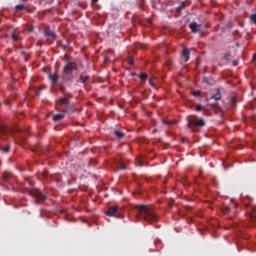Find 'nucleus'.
I'll return each mask as SVG.
<instances>
[{
  "label": "nucleus",
  "instance_id": "obj_1",
  "mask_svg": "<svg viewBox=\"0 0 256 256\" xmlns=\"http://www.w3.org/2000/svg\"><path fill=\"white\" fill-rule=\"evenodd\" d=\"M136 211V217H138V219H143L146 223H150V225L159 221V216H157L155 208L151 205H137Z\"/></svg>",
  "mask_w": 256,
  "mask_h": 256
},
{
  "label": "nucleus",
  "instance_id": "obj_2",
  "mask_svg": "<svg viewBox=\"0 0 256 256\" xmlns=\"http://www.w3.org/2000/svg\"><path fill=\"white\" fill-rule=\"evenodd\" d=\"M65 66L63 67L62 73L65 75V77L69 75H73V71H77V60L75 58H66L64 59Z\"/></svg>",
  "mask_w": 256,
  "mask_h": 256
},
{
  "label": "nucleus",
  "instance_id": "obj_3",
  "mask_svg": "<svg viewBox=\"0 0 256 256\" xmlns=\"http://www.w3.org/2000/svg\"><path fill=\"white\" fill-rule=\"evenodd\" d=\"M188 125L190 129H195L196 127H205V120L203 118H193L189 120Z\"/></svg>",
  "mask_w": 256,
  "mask_h": 256
},
{
  "label": "nucleus",
  "instance_id": "obj_4",
  "mask_svg": "<svg viewBox=\"0 0 256 256\" xmlns=\"http://www.w3.org/2000/svg\"><path fill=\"white\" fill-rule=\"evenodd\" d=\"M105 215L107 217H116L119 219L121 217V211L119 210V206H111L108 208V210L105 212Z\"/></svg>",
  "mask_w": 256,
  "mask_h": 256
},
{
  "label": "nucleus",
  "instance_id": "obj_5",
  "mask_svg": "<svg viewBox=\"0 0 256 256\" xmlns=\"http://www.w3.org/2000/svg\"><path fill=\"white\" fill-rule=\"evenodd\" d=\"M189 28L191 29L192 33H199L201 30V24H198L197 22H192L189 24Z\"/></svg>",
  "mask_w": 256,
  "mask_h": 256
},
{
  "label": "nucleus",
  "instance_id": "obj_6",
  "mask_svg": "<svg viewBox=\"0 0 256 256\" xmlns=\"http://www.w3.org/2000/svg\"><path fill=\"white\" fill-rule=\"evenodd\" d=\"M45 35H48V37H51L52 39H57V34L53 30H49V28L44 29Z\"/></svg>",
  "mask_w": 256,
  "mask_h": 256
},
{
  "label": "nucleus",
  "instance_id": "obj_7",
  "mask_svg": "<svg viewBox=\"0 0 256 256\" xmlns=\"http://www.w3.org/2000/svg\"><path fill=\"white\" fill-rule=\"evenodd\" d=\"M182 57L184 58V61L187 62L189 61L190 58V53H189V49L184 48L182 51Z\"/></svg>",
  "mask_w": 256,
  "mask_h": 256
},
{
  "label": "nucleus",
  "instance_id": "obj_8",
  "mask_svg": "<svg viewBox=\"0 0 256 256\" xmlns=\"http://www.w3.org/2000/svg\"><path fill=\"white\" fill-rule=\"evenodd\" d=\"M32 195H33V197L38 199V201H45L47 199V196H45L44 194H41L39 192H37L36 194L33 193Z\"/></svg>",
  "mask_w": 256,
  "mask_h": 256
},
{
  "label": "nucleus",
  "instance_id": "obj_9",
  "mask_svg": "<svg viewBox=\"0 0 256 256\" xmlns=\"http://www.w3.org/2000/svg\"><path fill=\"white\" fill-rule=\"evenodd\" d=\"M0 151L4 155H7V153H9V151H11V145L8 144L6 146H0Z\"/></svg>",
  "mask_w": 256,
  "mask_h": 256
},
{
  "label": "nucleus",
  "instance_id": "obj_10",
  "mask_svg": "<svg viewBox=\"0 0 256 256\" xmlns=\"http://www.w3.org/2000/svg\"><path fill=\"white\" fill-rule=\"evenodd\" d=\"M49 79L52 82V85H55L59 81V76L57 74H49Z\"/></svg>",
  "mask_w": 256,
  "mask_h": 256
},
{
  "label": "nucleus",
  "instance_id": "obj_11",
  "mask_svg": "<svg viewBox=\"0 0 256 256\" xmlns=\"http://www.w3.org/2000/svg\"><path fill=\"white\" fill-rule=\"evenodd\" d=\"M13 177V174L11 172H4L2 175L3 181L7 183Z\"/></svg>",
  "mask_w": 256,
  "mask_h": 256
},
{
  "label": "nucleus",
  "instance_id": "obj_12",
  "mask_svg": "<svg viewBox=\"0 0 256 256\" xmlns=\"http://www.w3.org/2000/svg\"><path fill=\"white\" fill-rule=\"evenodd\" d=\"M52 119L53 121H61L62 119H65V114H56Z\"/></svg>",
  "mask_w": 256,
  "mask_h": 256
},
{
  "label": "nucleus",
  "instance_id": "obj_13",
  "mask_svg": "<svg viewBox=\"0 0 256 256\" xmlns=\"http://www.w3.org/2000/svg\"><path fill=\"white\" fill-rule=\"evenodd\" d=\"M88 79H91V77L89 75H86V76L81 75L80 76V83H82V85H85L87 83Z\"/></svg>",
  "mask_w": 256,
  "mask_h": 256
},
{
  "label": "nucleus",
  "instance_id": "obj_14",
  "mask_svg": "<svg viewBox=\"0 0 256 256\" xmlns=\"http://www.w3.org/2000/svg\"><path fill=\"white\" fill-rule=\"evenodd\" d=\"M114 135H116V137L118 139H123V137H125V133L119 131V130H114Z\"/></svg>",
  "mask_w": 256,
  "mask_h": 256
},
{
  "label": "nucleus",
  "instance_id": "obj_15",
  "mask_svg": "<svg viewBox=\"0 0 256 256\" xmlns=\"http://www.w3.org/2000/svg\"><path fill=\"white\" fill-rule=\"evenodd\" d=\"M58 103H60V105H69V100L67 97L61 98L58 100Z\"/></svg>",
  "mask_w": 256,
  "mask_h": 256
},
{
  "label": "nucleus",
  "instance_id": "obj_16",
  "mask_svg": "<svg viewBox=\"0 0 256 256\" xmlns=\"http://www.w3.org/2000/svg\"><path fill=\"white\" fill-rule=\"evenodd\" d=\"M25 9H27V7H25V5L23 4H19L15 6L16 11H25Z\"/></svg>",
  "mask_w": 256,
  "mask_h": 256
},
{
  "label": "nucleus",
  "instance_id": "obj_17",
  "mask_svg": "<svg viewBox=\"0 0 256 256\" xmlns=\"http://www.w3.org/2000/svg\"><path fill=\"white\" fill-rule=\"evenodd\" d=\"M185 9V2H181L180 5L176 8V13H179V11H183Z\"/></svg>",
  "mask_w": 256,
  "mask_h": 256
},
{
  "label": "nucleus",
  "instance_id": "obj_18",
  "mask_svg": "<svg viewBox=\"0 0 256 256\" xmlns=\"http://www.w3.org/2000/svg\"><path fill=\"white\" fill-rule=\"evenodd\" d=\"M219 99H221V94H216V95H213L209 98V101L211 100H214V101H219Z\"/></svg>",
  "mask_w": 256,
  "mask_h": 256
},
{
  "label": "nucleus",
  "instance_id": "obj_19",
  "mask_svg": "<svg viewBox=\"0 0 256 256\" xmlns=\"http://www.w3.org/2000/svg\"><path fill=\"white\" fill-rule=\"evenodd\" d=\"M118 169L120 171H125L127 170V166L124 163H118Z\"/></svg>",
  "mask_w": 256,
  "mask_h": 256
},
{
  "label": "nucleus",
  "instance_id": "obj_20",
  "mask_svg": "<svg viewBox=\"0 0 256 256\" xmlns=\"http://www.w3.org/2000/svg\"><path fill=\"white\" fill-rule=\"evenodd\" d=\"M11 39H13V41H19V34H17V33H12Z\"/></svg>",
  "mask_w": 256,
  "mask_h": 256
},
{
  "label": "nucleus",
  "instance_id": "obj_21",
  "mask_svg": "<svg viewBox=\"0 0 256 256\" xmlns=\"http://www.w3.org/2000/svg\"><path fill=\"white\" fill-rule=\"evenodd\" d=\"M139 79H141V81H147V74L141 73V74L139 75Z\"/></svg>",
  "mask_w": 256,
  "mask_h": 256
},
{
  "label": "nucleus",
  "instance_id": "obj_22",
  "mask_svg": "<svg viewBox=\"0 0 256 256\" xmlns=\"http://www.w3.org/2000/svg\"><path fill=\"white\" fill-rule=\"evenodd\" d=\"M5 133H7V127H5V126H0V135H3V134H5Z\"/></svg>",
  "mask_w": 256,
  "mask_h": 256
},
{
  "label": "nucleus",
  "instance_id": "obj_23",
  "mask_svg": "<svg viewBox=\"0 0 256 256\" xmlns=\"http://www.w3.org/2000/svg\"><path fill=\"white\" fill-rule=\"evenodd\" d=\"M250 22H251V23H256V13L250 15Z\"/></svg>",
  "mask_w": 256,
  "mask_h": 256
},
{
  "label": "nucleus",
  "instance_id": "obj_24",
  "mask_svg": "<svg viewBox=\"0 0 256 256\" xmlns=\"http://www.w3.org/2000/svg\"><path fill=\"white\" fill-rule=\"evenodd\" d=\"M61 49H63V51H67V49H69V45L67 44H62L60 45Z\"/></svg>",
  "mask_w": 256,
  "mask_h": 256
},
{
  "label": "nucleus",
  "instance_id": "obj_25",
  "mask_svg": "<svg viewBox=\"0 0 256 256\" xmlns=\"http://www.w3.org/2000/svg\"><path fill=\"white\" fill-rule=\"evenodd\" d=\"M231 102H232V105L235 107L237 105V98L232 97Z\"/></svg>",
  "mask_w": 256,
  "mask_h": 256
},
{
  "label": "nucleus",
  "instance_id": "obj_26",
  "mask_svg": "<svg viewBox=\"0 0 256 256\" xmlns=\"http://www.w3.org/2000/svg\"><path fill=\"white\" fill-rule=\"evenodd\" d=\"M194 97H201V91H195L193 92Z\"/></svg>",
  "mask_w": 256,
  "mask_h": 256
},
{
  "label": "nucleus",
  "instance_id": "obj_27",
  "mask_svg": "<svg viewBox=\"0 0 256 256\" xmlns=\"http://www.w3.org/2000/svg\"><path fill=\"white\" fill-rule=\"evenodd\" d=\"M196 111H203V106L201 104H198L196 106Z\"/></svg>",
  "mask_w": 256,
  "mask_h": 256
},
{
  "label": "nucleus",
  "instance_id": "obj_28",
  "mask_svg": "<svg viewBox=\"0 0 256 256\" xmlns=\"http://www.w3.org/2000/svg\"><path fill=\"white\" fill-rule=\"evenodd\" d=\"M62 95H64V97H73L69 92H63Z\"/></svg>",
  "mask_w": 256,
  "mask_h": 256
},
{
  "label": "nucleus",
  "instance_id": "obj_29",
  "mask_svg": "<svg viewBox=\"0 0 256 256\" xmlns=\"http://www.w3.org/2000/svg\"><path fill=\"white\" fill-rule=\"evenodd\" d=\"M35 28L33 27V26H29L28 27V29H27V31H28V33H33V30H34Z\"/></svg>",
  "mask_w": 256,
  "mask_h": 256
},
{
  "label": "nucleus",
  "instance_id": "obj_30",
  "mask_svg": "<svg viewBox=\"0 0 256 256\" xmlns=\"http://www.w3.org/2000/svg\"><path fill=\"white\" fill-rule=\"evenodd\" d=\"M153 81H155V78H151V79L149 80L150 85H155V83H154Z\"/></svg>",
  "mask_w": 256,
  "mask_h": 256
},
{
  "label": "nucleus",
  "instance_id": "obj_31",
  "mask_svg": "<svg viewBox=\"0 0 256 256\" xmlns=\"http://www.w3.org/2000/svg\"><path fill=\"white\" fill-rule=\"evenodd\" d=\"M60 91H61V93H65V87L61 86Z\"/></svg>",
  "mask_w": 256,
  "mask_h": 256
},
{
  "label": "nucleus",
  "instance_id": "obj_32",
  "mask_svg": "<svg viewBox=\"0 0 256 256\" xmlns=\"http://www.w3.org/2000/svg\"><path fill=\"white\" fill-rule=\"evenodd\" d=\"M128 63H129V65H133V63H134L133 59H129Z\"/></svg>",
  "mask_w": 256,
  "mask_h": 256
},
{
  "label": "nucleus",
  "instance_id": "obj_33",
  "mask_svg": "<svg viewBox=\"0 0 256 256\" xmlns=\"http://www.w3.org/2000/svg\"><path fill=\"white\" fill-rule=\"evenodd\" d=\"M163 123H164V125H169V121H167V120H164Z\"/></svg>",
  "mask_w": 256,
  "mask_h": 256
},
{
  "label": "nucleus",
  "instance_id": "obj_34",
  "mask_svg": "<svg viewBox=\"0 0 256 256\" xmlns=\"http://www.w3.org/2000/svg\"><path fill=\"white\" fill-rule=\"evenodd\" d=\"M252 59L253 61H256V54L253 55Z\"/></svg>",
  "mask_w": 256,
  "mask_h": 256
},
{
  "label": "nucleus",
  "instance_id": "obj_35",
  "mask_svg": "<svg viewBox=\"0 0 256 256\" xmlns=\"http://www.w3.org/2000/svg\"><path fill=\"white\" fill-rule=\"evenodd\" d=\"M131 75H132V77H135L136 73H135V72H132Z\"/></svg>",
  "mask_w": 256,
  "mask_h": 256
},
{
  "label": "nucleus",
  "instance_id": "obj_36",
  "mask_svg": "<svg viewBox=\"0 0 256 256\" xmlns=\"http://www.w3.org/2000/svg\"><path fill=\"white\" fill-rule=\"evenodd\" d=\"M157 131H159V130H157V129H154V130L152 131V133H157Z\"/></svg>",
  "mask_w": 256,
  "mask_h": 256
},
{
  "label": "nucleus",
  "instance_id": "obj_37",
  "mask_svg": "<svg viewBox=\"0 0 256 256\" xmlns=\"http://www.w3.org/2000/svg\"><path fill=\"white\" fill-rule=\"evenodd\" d=\"M97 1H99V0H92V3H97Z\"/></svg>",
  "mask_w": 256,
  "mask_h": 256
},
{
  "label": "nucleus",
  "instance_id": "obj_38",
  "mask_svg": "<svg viewBox=\"0 0 256 256\" xmlns=\"http://www.w3.org/2000/svg\"><path fill=\"white\" fill-rule=\"evenodd\" d=\"M234 65H237V62H234Z\"/></svg>",
  "mask_w": 256,
  "mask_h": 256
},
{
  "label": "nucleus",
  "instance_id": "obj_39",
  "mask_svg": "<svg viewBox=\"0 0 256 256\" xmlns=\"http://www.w3.org/2000/svg\"><path fill=\"white\" fill-rule=\"evenodd\" d=\"M22 1H28V0H22Z\"/></svg>",
  "mask_w": 256,
  "mask_h": 256
}]
</instances>
